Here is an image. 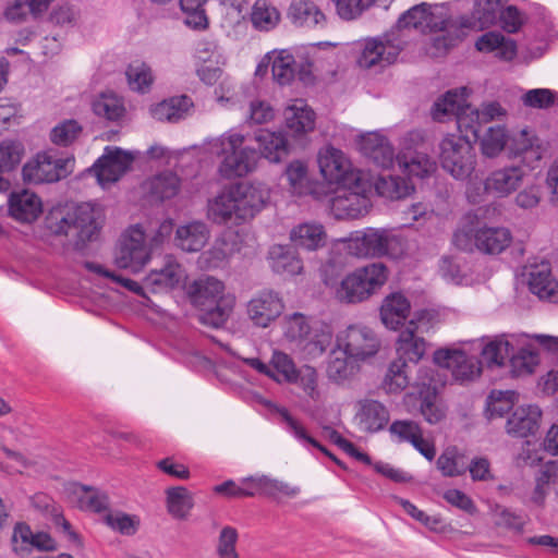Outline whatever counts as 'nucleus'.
<instances>
[{
  "label": "nucleus",
  "mask_w": 558,
  "mask_h": 558,
  "mask_svg": "<svg viewBox=\"0 0 558 558\" xmlns=\"http://www.w3.org/2000/svg\"><path fill=\"white\" fill-rule=\"evenodd\" d=\"M410 310V302L403 294L391 293L384 299L380 306L381 322L387 328L397 330L408 318Z\"/></svg>",
  "instance_id": "27"
},
{
  "label": "nucleus",
  "mask_w": 558,
  "mask_h": 558,
  "mask_svg": "<svg viewBox=\"0 0 558 558\" xmlns=\"http://www.w3.org/2000/svg\"><path fill=\"white\" fill-rule=\"evenodd\" d=\"M46 226L54 235L70 238L75 250L81 251L87 242L98 238L102 214L99 207L83 203L66 211L52 210L46 218Z\"/></svg>",
  "instance_id": "3"
},
{
  "label": "nucleus",
  "mask_w": 558,
  "mask_h": 558,
  "mask_svg": "<svg viewBox=\"0 0 558 558\" xmlns=\"http://www.w3.org/2000/svg\"><path fill=\"white\" fill-rule=\"evenodd\" d=\"M542 412L537 405L517 408L507 421V433L513 437L534 435L539 427Z\"/></svg>",
  "instance_id": "22"
},
{
  "label": "nucleus",
  "mask_w": 558,
  "mask_h": 558,
  "mask_svg": "<svg viewBox=\"0 0 558 558\" xmlns=\"http://www.w3.org/2000/svg\"><path fill=\"white\" fill-rule=\"evenodd\" d=\"M269 193L254 184L239 182L225 186L208 199L207 218L217 225H243L267 204Z\"/></svg>",
  "instance_id": "1"
},
{
  "label": "nucleus",
  "mask_w": 558,
  "mask_h": 558,
  "mask_svg": "<svg viewBox=\"0 0 558 558\" xmlns=\"http://www.w3.org/2000/svg\"><path fill=\"white\" fill-rule=\"evenodd\" d=\"M391 435L397 436L399 441L414 442L423 435L421 425L412 420H397L389 426Z\"/></svg>",
  "instance_id": "61"
},
{
  "label": "nucleus",
  "mask_w": 558,
  "mask_h": 558,
  "mask_svg": "<svg viewBox=\"0 0 558 558\" xmlns=\"http://www.w3.org/2000/svg\"><path fill=\"white\" fill-rule=\"evenodd\" d=\"M478 138L482 154L488 158L497 157L510 140L501 125L489 126Z\"/></svg>",
  "instance_id": "44"
},
{
  "label": "nucleus",
  "mask_w": 558,
  "mask_h": 558,
  "mask_svg": "<svg viewBox=\"0 0 558 558\" xmlns=\"http://www.w3.org/2000/svg\"><path fill=\"white\" fill-rule=\"evenodd\" d=\"M244 482L251 485V488L255 492V494L259 493L271 498H276L278 495L294 497L300 492L298 487H292L288 483L271 478L266 475L257 477L251 476L245 478Z\"/></svg>",
  "instance_id": "37"
},
{
  "label": "nucleus",
  "mask_w": 558,
  "mask_h": 558,
  "mask_svg": "<svg viewBox=\"0 0 558 558\" xmlns=\"http://www.w3.org/2000/svg\"><path fill=\"white\" fill-rule=\"evenodd\" d=\"M238 531L232 526H225L219 534L217 554L219 558H239L235 550Z\"/></svg>",
  "instance_id": "63"
},
{
  "label": "nucleus",
  "mask_w": 558,
  "mask_h": 558,
  "mask_svg": "<svg viewBox=\"0 0 558 558\" xmlns=\"http://www.w3.org/2000/svg\"><path fill=\"white\" fill-rule=\"evenodd\" d=\"M388 279L383 263H373L348 274L336 287L335 298L343 304H357L368 300Z\"/></svg>",
  "instance_id": "4"
},
{
  "label": "nucleus",
  "mask_w": 558,
  "mask_h": 558,
  "mask_svg": "<svg viewBox=\"0 0 558 558\" xmlns=\"http://www.w3.org/2000/svg\"><path fill=\"white\" fill-rule=\"evenodd\" d=\"M179 190L180 179L171 171L161 172L149 182V193L159 201L172 198Z\"/></svg>",
  "instance_id": "47"
},
{
  "label": "nucleus",
  "mask_w": 558,
  "mask_h": 558,
  "mask_svg": "<svg viewBox=\"0 0 558 558\" xmlns=\"http://www.w3.org/2000/svg\"><path fill=\"white\" fill-rule=\"evenodd\" d=\"M193 107L186 95L173 96L150 107V114L157 121L177 122L189 113Z\"/></svg>",
  "instance_id": "31"
},
{
  "label": "nucleus",
  "mask_w": 558,
  "mask_h": 558,
  "mask_svg": "<svg viewBox=\"0 0 558 558\" xmlns=\"http://www.w3.org/2000/svg\"><path fill=\"white\" fill-rule=\"evenodd\" d=\"M469 90L466 87L448 90L433 106V119L442 122L446 117L453 116L459 131L466 135L471 133L475 138L480 137L482 116L480 110L472 109L468 102Z\"/></svg>",
  "instance_id": "5"
},
{
  "label": "nucleus",
  "mask_w": 558,
  "mask_h": 558,
  "mask_svg": "<svg viewBox=\"0 0 558 558\" xmlns=\"http://www.w3.org/2000/svg\"><path fill=\"white\" fill-rule=\"evenodd\" d=\"M501 11L500 0H475L473 17L482 26H489L496 23Z\"/></svg>",
  "instance_id": "60"
},
{
  "label": "nucleus",
  "mask_w": 558,
  "mask_h": 558,
  "mask_svg": "<svg viewBox=\"0 0 558 558\" xmlns=\"http://www.w3.org/2000/svg\"><path fill=\"white\" fill-rule=\"evenodd\" d=\"M287 128L295 135L311 132L315 128V113L305 106L292 105L284 110Z\"/></svg>",
  "instance_id": "39"
},
{
  "label": "nucleus",
  "mask_w": 558,
  "mask_h": 558,
  "mask_svg": "<svg viewBox=\"0 0 558 558\" xmlns=\"http://www.w3.org/2000/svg\"><path fill=\"white\" fill-rule=\"evenodd\" d=\"M271 269L279 275L294 276L303 269L302 259L295 247L290 245H272L268 252Z\"/></svg>",
  "instance_id": "25"
},
{
  "label": "nucleus",
  "mask_w": 558,
  "mask_h": 558,
  "mask_svg": "<svg viewBox=\"0 0 558 558\" xmlns=\"http://www.w3.org/2000/svg\"><path fill=\"white\" fill-rule=\"evenodd\" d=\"M398 162L408 175L420 179L430 177L437 170L436 161L422 151L404 154L398 159Z\"/></svg>",
  "instance_id": "35"
},
{
  "label": "nucleus",
  "mask_w": 558,
  "mask_h": 558,
  "mask_svg": "<svg viewBox=\"0 0 558 558\" xmlns=\"http://www.w3.org/2000/svg\"><path fill=\"white\" fill-rule=\"evenodd\" d=\"M291 192L296 195H305L308 192L307 168L300 160L290 162L284 171Z\"/></svg>",
  "instance_id": "58"
},
{
  "label": "nucleus",
  "mask_w": 558,
  "mask_h": 558,
  "mask_svg": "<svg viewBox=\"0 0 558 558\" xmlns=\"http://www.w3.org/2000/svg\"><path fill=\"white\" fill-rule=\"evenodd\" d=\"M290 239L294 246L314 251L324 245L325 231L320 225L301 223L291 230Z\"/></svg>",
  "instance_id": "36"
},
{
  "label": "nucleus",
  "mask_w": 558,
  "mask_h": 558,
  "mask_svg": "<svg viewBox=\"0 0 558 558\" xmlns=\"http://www.w3.org/2000/svg\"><path fill=\"white\" fill-rule=\"evenodd\" d=\"M168 512L175 519L184 520L194 507L192 494L183 486L169 487L166 490Z\"/></svg>",
  "instance_id": "38"
},
{
  "label": "nucleus",
  "mask_w": 558,
  "mask_h": 558,
  "mask_svg": "<svg viewBox=\"0 0 558 558\" xmlns=\"http://www.w3.org/2000/svg\"><path fill=\"white\" fill-rule=\"evenodd\" d=\"M125 74L130 88L140 93L148 92L154 81L151 69L143 62L130 64Z\"/></svg>",
  "instance_id": "52"
},
{
  "label": "nucleus",
  "mask_w": 558,
  "mask_h": 558,
  "mask_svg": "<svg viewBox=\"0 0 558 558\" xmlns=\"http://www.w3.org/2000/svg\"><path fill=\"white\" fill-rule=\"evenodd\" d=\"M558 464L549 461L542 466L537 476L535 488L532 493L531 500L537 505L543 506L546 495L548 493L549 484L557 477Z\"/></svg>",
  "instance_id": "51"
},
{
  "label": "nucleus",
  "mask_w": 558,
  "mask_h": 558,
  "mask_svg": "<svg viewBox=\"0 0 558 558\" xmlns=\"http://www.w3.org/2000/svg\"><path fill=\"white\" fill-rule=\"evenodd\" d=\"M186 296L190 303L199 313L198 322L207 327L222 328L230 318L235 296L226 293L225 283L213 276H201L185 287Z\"/></svg>",
  "instance_id": "2"
},
{
  "label": "nucleus",
  "mask_w": 558,
  "mask_h": 558,
  "mask_svg": "<svg viewBox=\"0 0 558 558\" xmlns=\"http://www.w3.org/2000/svg\"><path fill=\"white\" fill-rule=\"evenodd\" d=\"M451 21L446 19V24L444 28L436 29L432 32L430 34H435L434 37H432L430 43L428 47L426 48L427 54H429L433 58H438L447 53V51L453 47L459 37L451 34V27H452Z\"/></svg>",
  "instance_id": "50"
},
{
  "label": "nucleus",
  "mask_w": 558,
  "mask_h": 558,
  "mask_svg": "<svg viewBox=\"0 0 558 558\" xmlns=\"http://www.w3.org/2000/svg\"><path fill=\"white\" fill-rule=\"evenodd\" d=\"M405 43L389 35L384 37L367 38L363 41L357 64L369 69L374 65L393 63L399 53L404 49Z\"/></svg>",
  "instance_id": "12"
},
{
  "label": "nucleus",
  "mask_w": 558,
  "mask_h": 558,
  "mask_svg": "<svg viewBox=\"0 0 558 558\" xmlns=\"http://www.w3.org/2000/svg\"><path fill=\"white\" fill-rule=\"evenodd\" d=\"M311 330L308 317L302 313L296 312L283 318V333L289 341L301 343L308 338Z\"/></svg>",
  "instance_id": "49"
},
{
  "label": "nucleus",
  "mask_w": 558,
  "mask_h": 558,
  "mask_svg": "<svg viewBox=\"0 0 558 558\" xmlns=\"http://www.w3.org/2000/svg\"><path fill=\"white\" fill-rule=\"evenodd\" d=\"M288 17L300 27H325L326 15L312 0H293L288 9Z\"/></svg>",
  "instance_id": "24"
},
{
  "label": "nucleus",
  "mask_w": 558,
  "mask_h": 558,
  "mask_svg": "<svg viewBox=\"0 0 558 558\" xmlns=\"http://www.w3.org/2000/svg\"><path fill=\"white\" fill-rule=\"evenodd\" d=\"M340 19L351 21L359 17L373 3L371 0H331Z\"/></svg>",
  "instance_id": "62"
},
{
  "label": "nucleus",
  "mask_w": 558,
  "mask_h": 558,
  "mask_svg": "<svg viewBox=\"0 0 558 558\" xmlns=\"http://www.w3.org/2000/svg\"><path fill=\"white\" fill-rule=\"evenodd\" d=\"M114 260L119 268L131 269L133 272L145 266L149 260V251L141 228L132 227L121 236Z\"/></svg>",
  "instance_id": "11"
},
{
  "label": "nucleus",
  "mask_w": 558,
  "mask_h": 558,
  "mask_svg": "<svg viewBox=\"0 0 558 558\" xmlns=\"http://www.w3.org/2000/svg\"><path fill=\"white\" fill-rule=\"evenodd\" d=\"M355 418L364 432L376 433L386 427L390 414L381 402L373 399H363L357 402Z\"/></svg>",
  "instance_id": "21"
},
{
  "label": "nucleus",
  "mask_w": 558,
  "mask_h": 558,
  "mask_svg": "<svg viewBox=\"0 0 558 558\" xmlns=\"http://www.w3.org/2000/svg\"><path fill=\"white\" fill-rule=\"evenodd\" d=\"M529 289L539 300L558 302V282L551 277L547 266L535 267L529 276Z\"/></svg>",
  "instance_id": "32"
},
{
  "label": "nucleus",
  "mask_w": 558,
  "mask_h": 558,
  "mask_svg": "<svg viewBox=\"0 0 558 558\" xmlns=\"http://www.w3.org/2000/svg\"><path fill=\"white\" fill-rule=\"evenodd\" d=\"M433 360L439 367L449 369L456 380H473L481 374V362L458 349L441 348L435 351Z\"/></svg>",
  "instance_id": "14"
},
{
  "label": "nucleus",
  "mask_w": 558,
  "mask_h": 558,
  "mask_svg": "<svg viewBox=\"0 0 558 558\" xmlns=\"http://www.w3.org/2000/svg\"><path fill=\"white\" fill-rule=\"evenodd\" d=\"M339 347L354 360H365L375 355L380 347L376 333L366 326H349L343 336L339 337Z\"/></svg>",
  "instance_id": "15"
},
{
  "label": "nucleus",
  "mask_w": 558,
  "mask_h": 558,
  "mask_svg": "<svg viewBox=\"0 0 558 558\" xmlns=\"http://www.w3.org/2000/svg\"><path fill=\"white\" fill-rule=\"evenodd\" d=\"M446 19L432 11V5L423 2L404 12L397 21L396 27L401 29L414 28L422 34L444 28Z\"/></svg>",
  "instance_id": "19"
},
{
  "label": "nucleus",
  "mask_w": 558,
  "mask_h": 558,
  "mask_svg": "<svg viewBox=\"0 0 558 558\" xmlns=\"http://www.w3.org/2000/svg\"><path fill=\"white\" fill-rule=\"evenodd\" d=\"M210 231L203 221H192L175 231L177 245L185 252H198L208 242Z\"/></svg>",
  "instance_id": "28"
},
{
  "label": "nucleus",
  "mask_w": 558,
  "mask_h": 558,
  "mask_svg": "<svg viewBox=\"0 0 558 558\" xmlns=\"http://www.w3.org/2000/svg\"><path fill=\"white\" fill-rule=\"evenodd\" d=\"M134 156L119 147L107 146L92 171L101 185L118 181L131 167Z\"/></svg>",
  "instance_id": "16"
},
{
  "label": "nucleus",
  "mask_w": 558,
  "mask_h": 558,
  "mask_svg": "<svg viewBox=\"0 0 558 558\" xmlns=\"http://www.w3.org/2000/svg\"><path fill=\"white\" fill-rule=\"evenodd\" d=\"M283 308L277 292L264 290L248 301L246 313L255 326L266 328L281 315Z\"/></svg>",
  "instance_id": "17"
},
{
  "label": "nucleus",
  "mask_w": 558,
  "mask_h": 558,
  "mask_svg": "<svg viewBox=\"0 0 558 558\" xmlns=\"http://www.w3.org/2000/svg\"><path fill=\"white\" fill-rule=\"evenodd\" d=\"M348 357V353L340 348L330 352L326 369L330 380L341 383L354 374L355 366Z\"/></svg>",
  "instance_id": "45"
},
{
  "label": "nucleus",
  "mask_w": 558,
  "mask_h": 558,
  "mask_svg": "<svg viewBox=\"0 0 558 558\" xmlns=\"http://www.w3.org/2000/svg\"><path fill=\"white\" fill-rule=\"evenodd\" d=\"M246 140L245 135L232 131L220 137L222 160L218 170L223 178L244 177L254 169L258 151L244 145Z\"/></svg>",
  "instance_id": "6"
},
{
  "label": "nucleus",
  "mask_w": 558,
  "mask_h": 558,
  "mask_svg": "<svg viewBox=\"0 0 558 558\" xmlns=\"http://www.w3.org/2000/svg\"><path fill=\"white\" fill-rule=\"evenodd\" d=\"M181 280V267L169 260L159 270H151L144 279L146 289L151 293L168 292L174 289Z\"/></svg>",
  "instance_id": "30"
},
{
  "label": "nucleus",
  "mask_w": 558,
  "mask_h": 558,
  "mask_svg": "<svg viewBox=\"0 0 558 558\" xmlns=\"http://www.w3.org/2000/svg\"><path fill=\"white\" fill-rule=\"evenodd\" d=\"M105 522L116 531L124 535H133L138 527V520L135 517L123 513H108L105 517Z\"/></svg>",
  "instance_id": "64"
},
{
  "label": "nucleus",
  "mask_w": 558,
  "mask_h": 558,
  "mask_svg": "<svg viewBox=\"0 0 558 558\" xmlns=\"http://www.w3.org/2000/svg\"><path fill=\"white\" fill-rule=\"evenodd\" d=\"M478 51L492 52L497 50V56L500 59L510 61L517 54L515 41L506 38L501 33L488 32L483 34L475 44Z\"/></svg>",
  "instance_id": "34"
},
{
  "label": "nucleus",
  "mask_w": 558,
  "mask_h": 558,
  "mask_svg": "<svg viewBox=\"0 0 558 558\" xmlns=\"http://www.w3.org/2000/svg\"><path fill=\"white\" fill-rule=\"evenodd\" d=\"M41 207L40 198L27 190L13 193L9 199L10 215L21 222L36 220L41 213Z\"/></svg>",
  "instance_id": "26"
},
{
  "label": "nucleus",
  "mask_w": 558,
  "mask_h": 558,
  "mask_svg": "<svg viewBox=\"0 0 558 558\" xmlns=\"http://www.w3.org/2000/svg\"><path fill=\"white\" fill-rule=\"evenodd\" d=\"M475 247L487 254L502 252L511 241L510 231L506 228H483L475 231Z\"/></svg>",
  "instance_id": "33"
},
{
  "label": "nucleus",
  "mask_w": 558,
  "mask_h": 558,
  "mask_svg": "<svg viewBox=\"0 0 558 558\" xmlns=\"http://www.w3.org/2000/svg\"><path fill=\"white\" fill-rule=\"evenodd\" d=\"M461 458L462 456L456 447H448L437 458L436 466L446 477L463 475L466 471V465L460 462Z\"/></svg>",
  "instance_id": "55"
},
{
  "label": "nucleus",
  "mask_w": 558,
  "mask_h": 558,
  "mask_svg": "<svg viewBox=\"0 0 558 558\" xmlns=\"http://www.w3.org/2000/svg\"><path fill=\"white\" fill-rule=\"evenodd\" d=\"M420 413L430 424H439L447 416V408L435 392H427L420 402Z\"/></svg>",
  "instance_id": "53"
},
{
  "label": "nucleus",
  "mask_w": 558,
  "mask_h": 558,
  "mask_svg": "<svg viewBox=\"0 0 558 558\" xmlns=\"http://www.w3.org/2000/svg\"><path fill=\"white\" fill-rule=\"evenodd\" d=\"M24 146L17 141L0 143V172L12 171L22 159Z\"/></svg>",
  "instance_id": "59"
},
{
  "label": "nucleus",
  "mask_w": 558,
  "mask_h": 558,
  "mask_svg": "<svg viewBox=\"0 0 558 558\" xmlns=\"http://www.w3.org/2000/svg\"><path fill=\"white\" fill-rule=\"evenodd\" d=\"M374 186L379 196L388 199H400L414 191V186L405 179L395 175L379 177Z\"/></svg>",
  "instance_id": "42"
},
{
  "label": "nucleus",
  "mask_w": 558,
  "mask_h": 558,
  "mask_svg": "<svg viewBox=\"0 0 558 558\" xmlns=\"http://www.w3.org/2000/svg\"><path fill=\"white\" fill-rule=\"evenodd\" d=\"M441 168L456 180H466L476 166V154L466 136L448 134L439 145Z\"/></svg>",
  "instance_id": "7"
},
{
  "label": "nucleus",
  "mask_w": 558,
  "mask_h": 558,
  "mask_svg": "<svg viewBox=\"0 0 558 558\" xmlns=\"http://www.w3.org/2000/svg\"><path fill=\"white\" fill-rule=\"evenodd\" d=\"M538 363L537 350L532 345L521 348L509 360L510 373L514 377L531 375Z\"/></svg>",
  "instance_id": "46"
},
{
  "label": "nucleus",
  "mask_w": 558,
  "mask_h": 558,
  "mask_svg": "<svg viewBox=\"0 0 558 558\" xmlns=\"http://www.w3.org/2000/svg\"><path fill=\"white\" fill-rule=\"evenodd\" d=\"M518 398L515 391L493 390L488 397L487 412L490 417H502L514 405Z\"/></svg>",
  "instance_id": "57"
},
{
  "label": "nucleus",
  "mask_w": 558,
  "mask_h": 558,
  "mask_svg": "<svg viewBox=\"0 0 558 558\" xmlns=\"http://www.w3.org/2000/svg\"><path fill=\"white\" fill-rule=\"evenodd\" d=\"M318 166L324 179L331 184H352L365 175L362 171L353 169L343 151L333 146H326L319 150Z\"/></svg>",
  "instance_id": "10"
},
{
  "label": "nucleus",
  "mask_w": 558,
  "mask_h": 558,
  "mask_svg": "<svg viewBox=\"0 0 558 558\" xmlns=\"http://www.w3.org/2000/svg\"><path fill=\"white\" fill-rule=\"evenodd\" d=\"M95 114L106 118L109 121H119L125 114V107L122 100L113 94H101L93 102Z\"/></svg>",
  "instance_id": "48"
},
{
  "label": "nucleus",
  "mask_w": 558,
  "mask_h": 558,
  "mask_svg": "<svg viewBox=\"0 0 558 558\" xmlns=\"http://www.w3.org/2000/svg\"><path fill=\"white\" fill-rule=\"evenodd\" d=\"M359 150L376 166L388 168L392 165L395 149L384 135L378 132L361 134L356 140Z\"/></svg>",
  "instance_id": "20"
},
{
  "label": "nucleus",
  "mask_w": 558,
  "mask_h": 558,
  "mask_svg": "<svg viewBox=\"0 0 558 558\" xmlns=\"http://www.w3.org/2000/svg\"><path fill=\"white\" fill-rule=\"evenodd\" d=\"M525 170L520 166H506L492 171L484 181L486 193L496 197H507L523 183Z\"/></svg>",
  "instance_id": "18"
},
{
  "label": "nucleus",
  "mask_w": 558,
  "mask_h": 558,
  "mask_svg": "<svg viewBox=\"0 0 558 558\" xmlns=\"http://www.w3.org/2000/svg\"><path fill=\"white\" fill-rule=\"evenodd\" d=\"M401 247V239L391 230L368 229L352 241L351 248L361 257L392 255Z\"/></svg>",
  "instance_id": "13"
},
{
  "label": "nucleus",
  "mask_w": 558,
  "mask_h": 558,
  "mask_svg": "<svg viewBox=\"0 0 558 558\" xmlns=\"http://www.w3.org/2000/svg\"><path fill=\"white\" fill-rule=\"evenodd\" d=\"M408 368L405 360L392 361L381 383L383 389L388 393H399L404 390L410 384Z\"/></svg>",
  "instance_id": "43"
},
{
  "label": "nucleus",
  "mask_w": 558,
  "mask_h": 558,
  "mask_svg": "<svg viewBox=\"0 0 558 558\" xmlns=\"http://www.w3.org/2000/svg\"><path fill=\"white\" fill-rule=\"evenodd\" d=\"M258 144V155L271 162H279L289 154V145L284 135L280 132L260 130L254 136Z\"/></svg>",
  "instance_id": "29"
},
{
  "label": "nucleus",
  "mask_w": 558,
  "mask_h": 558,
  "mask_svg": "<svg viewBox=\"0 0 558 558\" xmlns=\"http://www.w3.org/2000/svg\"><path fill=\"white\" fill-rule=\"evenodd\" d=\"M74 159L59 158L48 153L37 154L36 158L24 165L23 180L28 184L57 182L66 178L72 171Z\"/></svg>",
  "instance_id": "9"
},
{
  "label": "nucleus",
  "mask_w": 558,
  "mask_h": 558,
  "mask_svg": "<svg viewBox=\"0 0 558 558\" xmlns=\"http://www.w3.org/2000/svg\"><path fill=\"white\" fill-rule=\"evenodd\" d=\"M426 341L415 331V322H409L397 340L398 359L417 364L426 352Z\"/></svg>",
  "instance_id": "23"
},
{
  "label": "nucleus",
  "mask_w": 558,
  "mask_h": 558,
  "mask_svg": "<svg viewBox=\"0 0 558 558\" xmlns=\"http://www.w3.org/2000/svg\"><path fill=\"white\" fill-rule=\"evenodd\" d=\"M511 350L512 347L505 337H497L483 348L482 356L489 367H500Z\"/></svg>",
  "instance_id": "54"
},
{
  "label": "nucleus",
  "mask_w": 558,
  "mask_h": 558,
  "mask_svg": "<svg viewBox=\"0 0 558 558\" xmlns=\"http://www.w3.org/2000/svg\"><path fill=\"white\" fill-rule=\"evenodd\" d=\"M509 144L510 156L521 157L522 161L532 165L542 158L543 149L541 145L536 144L529 133L523 130L518 135L513 136Z\"/></svg>",
  "instance_id": "40"
},
{
  "label": "nucleus",
  "mask_w": 558,
  "mask_h": 558,
  "mask_svg": "<svg viewBox=\"0 0 558 558\" xmlns=\"http://www.w3.org/2000/svg\"><path fill=\"white\" fill-rule=\"evenodd\" d=\"M372 183L364 175L357 182L341 185L330 199V208L337 219H357L368 214L372 203Z\"/></svg>",
  "instance_id": "8"
},
{
  "label": "nucleus",
  "mask_w": 558,
  "mask_h": 558,
  "mask_svg": "<svg viewBox=\"0 0 558 558\" xmlns=\"http://www.w3.org/2000/svg\"><path fill=\"white\" fill-rule=\"evenodd\" d=\"M280 12L267 0H256L251 11V22L258 31H271L280 22Z\"/></svg>",
  "instance_id": "41"
},
{
  "label": "nucleus",
  "mask_w": 558,
  "mask_h": 558,
  "mask_svg": "<svg viewBox=\"0 0 558 558\" xmlns=\"http://www.w3.org/2000/svg\"><path fill=\"white\" fill-rule=\"evenodd\" d=\"M82 125L74 119L58 123L50 132V140L58 146H69L82 134Z\"/></svg>",
  "instance_id": "56"
}]
</instances>
